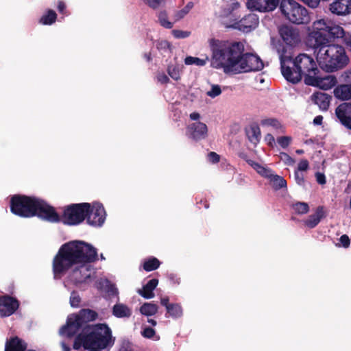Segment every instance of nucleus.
<instances>
[{
	"label": "nucleus",
	"mask_w": 351,
	"mask_h": 351,
	"mask_svg": "<svg viewBox=\"0 0 351 351\" xmlns=\"http://www.w3.org/2000/svg\"><path fill=\"white\" fill-rule=\"evenodd\" d=\"M97 259V249L91 244L78 240L66 243L54 257V277L59 278L69 271L70 282L76 286L87 284L95 276V270L91 263Z\"/></svg>",
	"instance_id": "1"
},
{
	"label": "nucleus",
	"mask_w": 351,
	"mask_h": 351,
	"mask_svg": "<svg viewBox=\"0 0 351 351\" xmlns=\"http://www.w3.org/2000/svg\"><path fill=\"white\" fill-rule=\"evenodd\" d=\"M10 207L11 211L20 217H31L36 215L49 222L62 221L65 224L75 226L85 219L90 204L82 203L68 206L64 208L61 217L53 207L36 197L14 195L12 197Z\"/></svg>",
	"instance_id": "2"
},
{
	"label": "nucleus",
	"mask_w": 351,
	"mask_h": 351,
	"mask_svg": "<svg viewBox=\"0 0 351 351\" xmlns=\"http://www.w3.org/2000/svg\"><path fill=\"white\" fill-rule=\"evenodd\" d=\"M281 73L286 80L297 84L304 77L306 85L327 90L335 85V80L330 76L320 77L319 70L313 58L306 53H300L295 58L291 48L278 49Z\"/></svg>",
	"instance_id": "3"
},
{
	"label": "nucleus",
	"mask_w": 351,
	"mask_h": 351,
	"mask_svg": "<svg viewBox=\"0 0 351 351\" xmlns=\"http://www.w3.org/2000/svg\"><path fill=\"white\" fill-rule=\"evenodd\" d=\"M212 51L210 65L212 67L221 69L225 73L235 74L237 66L245 51L244 45L241 42L220 40L212 38L209 40Z\"/></svg>",
	"instance_id": "4"
},
{
	"label": "nucleus",
	"mask_w": 351,
	"mask_h": 351,
	"mask_svg": "<svg viewBox=\"0 0 351 351\" xmlns=\"http://www.w3.org/2000/svg\"><path fill=\"white\" fill-rule=\"evenodd\" d=\"M112 342L111 330L104 324L87 326L75 338L73 348H105Z\"/></svg>",
	"instance_id": "5"
},
{
	"label": "nucleus",
	"mask_w": 351,
	"mask_h": 351,
	"mask_svg": "<svg viewBox=\"0 0 351 351\" xmlns=\"http://www.w3.org/2000/svg\"><path fill=\"white\" fill-rule=\"evenodd\" d=\"M317 62L328 72L342 69L349 62V58L341 45L326 43L317 46Z\"/></svg>",
	"instance_id": "6"
},
{
	"label": "nucleus",
	"mask_w": 351,
	"mask_h": 351,
	"mask_svg": "<svg viewBox=\"0 0 351 351\" xmlns=\"http://www.w3.org/2000/svg\"><path fill=\"white\" fill-rule=\"evenodd\" d=\"M97 313L90 309H82L78 313L68 316L66 324L59 331L61 336L73 337L83 324L96 319Z\"/></svg>",
	"instance_id": "7"
},
{
	"label": "nucleus",
	"mask_w": 351,
	"mask_h": 351,
	"mask_svg": "<svg viewBox=\"0 0 351 351\" xmlns=\"http://www.w3.org/2000/svg\"><path fill=\"white\" fill-rule=\"evenodd\" d=\"M280 10L284 16L295 24H306L310 21L308 10L294 0H282Z\"/></svg>",
	"instance_id": "8"
},
{
	"label": "nucleus",
	"mask_w": 351,
	"mask_h": 351,
	"mask_svg": "<svg viewBox=\"0 0 351 351\" xmlns=\"http://www.w3.org/2000/svg\"><path fill=\"white\" fill-rule=\"evenodd\" d=\"M244 159L261 176L268 180L271 186L276 190L287 188V182L282 177L276 174L271 169L265 165L250 158L249 155H244Z\"/></svg>",
	"instance_id": "9"
},
{
	"label": "nucleus",
	"mask_w": 351,
	"mask_h": 351,
	"mask_svg": "<svg viewBox=\"0 0 351 351\" xmlns=\"http://www.w3.org/2000/svg\"><path fill=\"white\" fill-rule=\"evenodd\" d=\"M332 23L330 21L325 19H320L314 22V30L308 36V45L313 48L315 51L317 49V46L328 43L326 34Z\"/></svg>",
	"instance_id": "10"
},
{
	"label": "nucleus",
	"mask_w": 351,
	"mask_h": 351,
	"mask_svg": "<svg viewBox=\"0 0 351 351\" xmlns=\"http://www.w3.org/2000/svg\"><path fill=\"white\" fill-rule=\"evenodd\" d=\"M263 68V62L259 56L244 51L237 66L235 74L260 71Z\"/></svg>",
	"instance_id": "11"
},
{
	"label": "nucleus",
	"mask_w": 351,
	"mask_h": 351,
	"mask_svg": "<svg viewBox=\"0 0 351 351\" xmlns=\"http://www.w3.org/2000/svg\"><path fill=\"white\" fill-rule=\"evenodd\" d=\"M86 217L89 225L96 227L101 226L106 219L104 208L98 202L93 203L90 204V210Z\"/></svg>",
	"instance_id": "12"
},
{
	"label": "nucleus",
	"mask_w": 351,
	"mask_h": 351,
	"mask_svg": "<svg viewBox=\"0 0 351 351\" xmlns=\"http://www.w3.org/2000/svg\"><path fill=\"white\" fill-rule=\"evenodd\" d=\"M279 34L280 38L287 45L285 48H291L298 45L300 41V34L298 31L289 25H282L279 28Z\"/></svg>",
	"instance_id": "13"
},
{
	"label": "nucleus",
	"mask_w": 351,
	"mask_h": 351,
	"mask_svg": "<svg viewBox=\"0 0 351 351\" xmlns=\"http://www.w3.org/2000/svg\"><path fill=\"white\" fill-rule=\"evenodd\" d=\"M258 16L251 13L243 17L240 21H236L230 27L248 33L254 29L258 26Z\"/></svg>",
	"instance_id": "14"
},
{
	"label": "nucleus",
	"mask_w": 351,
	"mask_h": 351,
	"mask_svg": "<svg viewBox=\"0 0 351 351\" xmlns=\"http://www.w3.org/2000/svg\"><path fill=\"white\" fill-rule=\"evenodd\" d=\"M19 306L18 300L8 295L0 297V316L8 317L12 315Z\"/></svg>",
	"instance_id": "15"
},
{
	"label": "nucleus",
	"mask_w": 351,
	"mask_h": 351,
	"mask_svg": "<svg viewBox=\"0 0 351 351\" xmlns=\"http://www.w3.org/2000/svg\"><path fill=\"white\" fill-rule=\"evenodd\" d=\"M279 3V0H247L248 8L259 12L273 11Z\"/></svg>",
	"instance_id": "16"
},
{
	"label": "nucleus",
	"mask_w": 351,
	"mask_h": 351,
	"mask_svg": "<svg viewBox=\"0 0 351 351\" xmlns=\"http://www.w3.org/2000/svg\"><path fill=\"white\" fill-rule=\"evenodd\" d=\"M207 132L206 125L202 122L197 121L188 126L186 134L193 140L199 141L206 137Z\"/></svg>",
	"instance_id": "17"
},
{
	"label": "nucleus",
	"mask_w": 351,
	"mask_h": 351,
	"mask_svg": "<svg viewBox=\"0 0 351 351\" xmlns=\"http://www.w3.org/2000/svg\"><path fill=\"white\" fill-rule=\"evenodd\" d=\"M335 114L340 123L351 130V104L343 103L335 110Z\"/></svg>",
	"instance_id": "18"
},
{
	"label": "nucleus",
	"mask_w": 351,
	"mask_h": 351,
	"mask_svg": "<svg viewBox=\"0 0 351 351\" xmlns=\"http://www.w3.org/2000/svg\"><path fill=\"white\" fill-rule=\"evenodd\" d=\"M330 10L339 16L348 14L351 12V0H335L330 5Z\"/></svg>",
	"instance_id": "19"
},
{
	"label": "nucleus",
	"mask_w": 351,
	"mask_h": 351,
	"mask_svg": "<svg viewBox=\"0 0 351 351\" xmlns=\"http://www.w3.org/2000/svg\"><path fill=\"white\" fill-rule=\"evenodd\" d=\"M325 217V210L323 206H318L315 213L311 215L307 219L304 221V225L309 228H315L320 221Z\"/></svg>",
	"instance_id": "20"
},
{
	"label": "nucleus",
	"mask_w": 351,
	"mask_h": 351,
	"mask_svg": "<svg viewBox=\"0 0 351 351\" xmlns=\"http://www.w3.org/2000/svg\"><path fill=\"white\" fill-rule=\"evenodd\" d=\"M311 98L321 110H327L332 97L326 93L316 92L311 95Z\"/></svg>",
	"instance_id": "21"
},
{
	"label": "nucleus",
	"mask_w": 351,
	"mask_h": 351,
	"mask_svg": "<svg viewBox=\"0 0 351 351\" xmlns=\"http://www.w3.org/2000/svg\"><path fill=\"white\" fill-rule=\"evenodd\" d=\"M245 134L249 141L256 145L261 137V130L257 123H252L245 128Z\"/></svg>",
	"instance_id": "22"
},
{
	"label": "nucleus",
	"mask_w": 351,
	"mask_h": 351,
	"mask_svg": "<svg viewBox=\"0 0 351 351\" xmlns=\"http://www.w3.org/2000/svg\"><path fill=\"white\" fill-rule=\"evenodd\" d=\"M158 284L157 279H152L143 287L142 289H138L137 293L145 299H151L154 297V290Z\"/></svg>",
	"instance_id": "23"
},
{
	"label": "nucleus",
	"mask_w": 351,
	"mask_h": 351,
	"mask_svg": "<svg viewBox=\"0 0 351 351\" xmlns=\"http://www.w3.org/2000/svg\"><path fill=\"white\" fill-rule=\"evenodd\" d=\"M132 313L131 308L123 303H117L112 308V315L118 318H128Z\"/></svg>",
	"instance_id": "24"
},
{
	"label": "nucleus",
	"mask_w": 351,
	"mask_h": 351,
	"mask_svg": "<svg viewBox=\"0 0 351 351\" xmlns=\"http://www.w3.org/2000/svg\"><path fill=\"white\" fill-rule=\"evenodd\" d=\"M95 287L98 289L103 290L108 293L109 295H117L119 293L117 288L114 285L110 283L106 279H100L96 282Z\"/></svg>",
	"instance_id": "25"
},
{
	"label": "nucleus",
	"mask_w": 351,
	"mask_h": 351,
	"mask_svg": "<svg viewBox=\"0 0 351 351\" xmlns=\"http://www.w3.org/2000/svg\"><path fill=\"white\" fill-rule=\"evenodd\" d=\"M347 34L343 27L332 23L326 34L328 43H330L331 38H341L343 40Z\"/></svg>",
	"instance_id": "26"
},
{
	"label": "nucleus",
	"mask_w": 351,
	"mask_h": 351,
	"mask_svg": "<svg viewBox=\"0 0 351 351\" xmlns=\"http://www.w3.org/2000/svg\"><path fill=\"white\" fill-rule=\"evenodd\" d=\"M334 95L335 97L341 100L351 99V84H343L336 87Z\"/></svg>",
	"instance_id": "27"
},
{
	"label": "nucleus",
	"mask_w": 351,
	"mask_h": 351,
	"mask_svg": "<svg viewBox=\"0 0 351 351\" xmlns=\"http://www.w3.org/2000/svg\"><path fill=\"white\" fill-rule=\"evenodd\" d=\"M57 14L53 10H48L47 12L40 19V23L45 25H51L56 22Z\"/></svg>",
	"instance_id": "28"
},
{
	"label": "nucleus",
	"mask_w": 351,
	"mask_h": 351,
	"mask_svg": "<svg viewBox=\"0 0 351 351\" xmlns=\"http://www.w3.org/2000/svg\"><path fill=\"white\" fill-rule=\"evenodd\" d=\"M158 309V307L156 304L150 302H146L141 306L140 312L142 315L145 316H152L157 313Z\"/></svg>",
	"instance_id": "29"
},
{
	"label": "nucleus",
	"mask_w": 351,
	"mask_h": 351,
	"mask_svg": "<svg viewBox=\"0 0 351 351\" xmlns=\"http://www.w3.org/2000/svg\"><path fill=\"white\" fill-rule=\"evenodd\" d=\"M160 265V263L156 258L152 257L145 260L143 264V267L146 271H151L158 269Z\"/></svg>",
	"instance_id": "30"
},
{
	"label": "nucleus",
	"mask_w": 351,
	"mask_h": 351,
	"mask_svg": "<svg viewBox=\"0 0 351 351\" xmlns=\"http://www.w3.org/2000/svg\"><path fill=\"white\" fill-rule=\"evenodd\" d=\"M167 311L169 316L173 318H178L182 315V306L178 304H171Z\"/></svg>",
	"instance_id": "31"
},
{
	"label": "nucleus",
	"mask_w": 351,
	"mask_h": 351,
	"mask_svg": "<svg viewBox=\"0 0 351 351\" xmlns=\"http://www.w3.org/2000/svg\"><path fill=\"white\" fill-rule=\"evenodd\" d=\"M158 21L161 26L167 29H171L173 23L168 20L167 14L165 11H161L158 14Z\"/></svg>",
	"instance_id": "32"
},
{
	"label": "nucleus",
	"mask_w": 351,
	"mask_h": 351,
	"mask_svg": "<svg viewBox=\"0 0 351 351\" xmlns=\"http://www.w3.org/2000/svg\"><path fill=\"white\" fill-rule=\"evenodd\" d=\"M294 211L300 215L306 214L309 210V206L305 202H297L293 205Z\"/></svg>",
	"instance_id": "33"
},
{
	"label": "nucleus",
	"mask_w": 351,
	"mask_h": 351,
	"mask_svg": "<svg viewBox=\"0 0 351 351\" xmlns=\"http://www.w3.org/2000/svg\"><path fill=\"white\" fill-rule=\"evenodd\" d=\"M206 60L192 56H188L184 60V63L186 65L196 64L197 66H204L206 64Z\"/></svg>",
	"instance_id": "34"
},
{
	"label": "nucleus",
	"mask_w": 351,
	"mask_h": 351,
	"mask_svg": "<svg viewBox=\"0 0 351 351\" xmlns=\"http://www.w3.org/2000/svg\"><path fill=\"white\" fill-rule=\"evenodd\" d=\"M142 335L147 339H152L153 340H158L159 337L156 335L155 330L149 327H145L141 332Z\"/></svg>",
	"instance_id": "35"
},
{
	"label": "nucleus",
	"mask_w": 351,
	"mask_h": 351,
	"mask_svg": "<svg viewBox=\"0 0 351 351\" xmlns=\"http://www.w3.org/2000/svg\"><path fill=\"white\" fill-rule=\"evenodd\" d=\"M81 298L77 292H72L70 297V304L73 308H77L80 306Z\"/></svg>",
	"instance_id": "36"
},
{
	"label": "nucleus",
	"mask_w": 351,
	"mask_h": 351,
	"mask_svg": "<svg viewBox=\"0 0 351 351\" xmlns=\"http://www.w3.org/2000/svg\"><path fill=\"white\" fill-rule=\"evenodd\" d=\"M221 93V89L219 85L218 84H213L211 86V88L209 91L207 92V95L210 97L211 98H215Z\"/></svg>",
	"instance_id": "37"
},
{
	"label": "nucleus",
	"mask_w": 351,
	"mask_h": 351,
	"mask_svg": "<svg viewBox=\"0 0 351 351\" xmlns=\"http://www.w3.org/2000/svg\"><path fill=\"white\" fill-rule=\"evenodd\" d=\"M291 141V138L290 136H280L277 138L276 143L278 145L282 148H287Z\"/></svg>",
	"instance_id": "38"
},
{
	"label": "nucleus",
	"mask_w": 351,
	"mask_h": 351,
	"mask_svg": "<svg viewBox=\"0 0 351 351\" xmlns=\"http://www.w3.org/2000/svg\"><path fill=\"white\" fill-rule=\"evenodd\" d=\"M167 72L170 77L175 80H178L180 78L178 69L173 66H168Z\"/></svg>",
	"instance_id": "39"
},
{
	"label": "nucleus",
	"mask_w": 351,
	"mask_h": 351,
	"mask_svg": "<svg viewBox=\"0 0 351 351\" xmlns=\"http://www.w3.org/2000/svg\"><path fill=\"white\" fill-rule=\"evenodd\" d=\"M172 34L176 38H185L190 36L191 32L188 31H182L179 29L172 30Z\"/></svg>",
	"instance_id": "40"
},
{
	"label": "nucleus",
	"mask_w": 351,
	"mask_h": 351,
	"mask_svg": "<svg viewBox=\"0 0 351 351\" xmlns=\"http://www.w3.org/2000/svg\"><path fill=\"white\" fill-rule=\"evenodd\" d=\"M261 124L263 125H271L276 128H278L279 125V122L276 119L269 118L265 119L261 121Z\"/></svg>",
	"instance_id": "41"
},
{
	"label": "nucleus",
	"mask_w": 351,
	"mask_h": 351,
	"mask_svg": "<svg viewBox=\"0 0 351 351\" xmlns=\"http://www.w3.org/2000/svg\"><path fill=\"white\" fill-rule=\"evenodd\" d=\"M143 1L149 8L156 10L159 8L162 0H143Z\"/></svg>",
	"instance_id": "42"
},
{
	"label": "nucleus",
	"mask_w": 351,
	"mask_h": 351,
	"mask_svg": "<svg viewBox=\"0 0 351 351\" xmlns=\"http://www.w3.org/2000/svg\"><path fill=\"white\" fill-rule=\"evenodd\" d=\"M171 47V44L167 40H159L157 42L156 48L158 50H167Z\"/></svg>",
	"instance_id": "43"
},
{
	"label": "nucleus",
	"mask_w": 351,
	"mask_h": 351,
	"mask_svg": "<svg viewBox=\"0 0 351 351\" xmlns=\"http://www.w3.org/2000/svg\"><path fill=\"white\" fill-rule=\"evenodd\" d=\"M168 278L173 285H180L181 281L180 278L173 273L168 274Z\"/></svg>",
	"instance_id": "44"
},
{
	"label": "nucleus",
	"mask_w": 351,
	"mask_h": 351,
	"mask_svg": "<svg viewBox=\"0 0 351 351\" xmlns=\"http://www.w3.org/2000/svg\"><path fill=\"white\" fill-rule=\"evenodd\" d=\"M308 168V162L306 160H302L298 165L297 171H306Z\"/></svg>",
	"instance_id": "45"
},
{
	"label": "nucleus",
	"mask_w": 351,
	"mask_h": 351,
	"mask_svg": "<svg viewBox=\"0 0 351 351\" xmlns=\"http://www.w3.org/2000/svg\"><path fill=\"white\" fill-rule=\"evenodd\" d=\"M157 80L161 84H167L169 82V77L164 73H158L157 75Z\"/></svg>",
	"instance_id": "46"
},
{
	"label": "nucleus",
	"mask_w": 351,
	"mask_h": 351,
	"mask_svg": "<svg viewBox=\"0 0 351 351\" xmlns=\"http://www.w3.org/2000/svg\"><path fill=\"white\" fill-rule=\"evenodd\" d=\"M265 141L267 142V145L271 147H274V146L276 144L274 136L271 134H267L265 136Z\"/></svg>",
	"instance_id": "47"
},
{
	"label": "nucleus",
	"mask_w": 351,
	"mask_h": 351,
	"mask_svg": "<svg viewBox=\"0 0 351 351\" xmlns=\"http://www.w3.org/2000/svg\"><path fill=\"white\" fill-rule=\"evenodd\" d=\"M191 4V3H188L184 8L178 12L177 16L178 19L183 18L189 12V8L192 6Z\"/></svg>",
	"instance_id": "48"
},
{
	"label": "nucleus",
	"mask_w": 351,
	"mask_h": 351,
	"mask_svg": "<svg viewBox=\"0 0 351 351\" xmlns=\"http://www.w3.org/2000/svg\"><path fill=\"white\" fill-rule=\"evenodd\" d=\"M339 241L344 247H348L350 245V239L346 234L342 235L339 239Z\"/></svg>",
	"instance_id": "49"
},
{
	"label": "nucleus",
	"mask_w": 351,
	"mask_h": 351,
	"mask_svg": "<svg viewBox=\"0 0 351 351\" xmlns=\"http://www.w3.org/2000/svg\"><path fill=\"white\" fill-rule=\"evenodd\" d=\"M315 178H316L317 182L319 184H324L326 183V177L324 173L317 172L315 173Z\"/></svg>",
	"instance_id": "50"
},
{
	"label": "nucleus",
	"mask_w": 351,
	"mask_h": 351,
	"mask_svg": "<svg viewBox=\"0 0 351 351\" xmlns=\"http://www.w3.org/2000/svg\"><path fill=\"white\" fill-rule=\"evenodd\" d=\"M295 180L299 185H302L304 183L303 175L300 174L299 171H297L295 172Z\"/></svg>",
	"instance_id": "51"
},
{
	"label": "nucleus",
	"mask_w": 351,
	"mask_h": 351,
	"mask_svg": "<svg viewBox=\"0 0 351 351\" xmlns=\"http://www.w3.org/2000/svg\"><path fill=\"white\" fill-rule=\"evenodd\" d=\"M219 155H208L207 161L210 163L215 164L219 161Z\"/></svg>",
	"instance_id": "52"
},
{
	"label": "nucleus",
	"mask_w": 351,
	"mask_h": 351,
	"mask_svg": "<svg viewBox=\"0 0 351 351\" xmlns=\"http://www.w3.org/2000/svg\"><path fill=\"white\" fill-rule=\"evenodd\" d=\"M285 158H281L284 160L287 165H293L295 162L294 160L290 156V155H284Z\"/></svg>",
	"instance_id": "53"
},
{
	"label": "nucleus",
	"mask_w": 351,
	"mask_h": 351,
	"mask_svg": "<svg viewBox=\"0 0 351 351\" xmlns=\"http://www.w3.org/2000/svg\"><path fill=\"white\" fill-rule=\"evenodd\" d=\"M58 10L60 14H64L66 10V5L62 1H59L58 3Z\"/></svg>",
	"instance_id": "54"
},
{
	"label": "nucleus",
	"mask_w": 351,
	"mask_h": 351,
	"mask_svg": "<svg viewBox=\"0 0 351 351\" xmlns=\"http://www.w3.org/2000/svg\"><path fill=\"white\" fill-rule=\"evenodd\" d=\"M343 41L346 47L351 51V35L348 34Z\"/></svg>",
	"instance_id": "55"
},
{
	"label": "nucleus",
	"mask_w": 351,
	"mask_h": 351,
	"mask_svg": "<svg viewBox=\"0 0 351 351\" xmlns=\"http://www.w3.org/2000/svg\"><path fill=\"white\" fill-rule=\"evenodd\" d=\"M323 117L322 115L316 116L313 119V123L315 125H321L322 123Z\"/></svg>",
	"instance_id": "56"
},
{
	"label": "nucleus",
	"mask_w": 351,
	"mask_h": 351,
	"mask_svg": "<svg viewBox=\"0 0 351 351\" xmlns=\"http://www.w3.org/2000/svg\"><path fill=\"white\" fill-rule=\"evenodd\" d=\"M160 302L162 306L166 307L167 310L168 306H171V304H169V298L167 297L161 298Z\"/></svg>",
	"instance_id": "57"
},
{
	"label": "nucleus",
	"mask_w": 351,
	"mask_h": 351,
	"mask_svg": "<svg viewBox=\"0 0 351 351\" xmlns=\"http://www.w3.org/2000/svg\"><path fill=\"white\" fill-rule=\"evenodd\" d=\"M143 57L147 62H151L152 60L151 52L145 53L143 54Z\"/></svg>",
	"instance_id": "58"
},
{
	"label": "nucleus",
	"mask_w": 351,
	"mask_h": 351,
	"mask_svg": "<svg viewBox=\"0 0 351 351\" xmlns=\"http://www.w3.org/2000/svg\"><path fill=\"white\" fill-rule=\"evenodd\" d=\"M61 347L62 348V351H70L71 349L68 345L64 341L61 342Z\"/></svg>",
	"instance_id": "59"
},
{
	"label": "nucleus",
	"mask_w": 351,
	"mask_h": 351,
	"mask_svg": "<svg viewBox=\"0 0 351 351\" xmlns=\"http://www.w3.org/2000/svg\"><path fill=\"white\" fill-rule=\"evenodd\" d=\"M199 114L198 112H193L190 114V118L192 120H197L199 118Z\"/></svg>",
	"instance_id": "60"
},
{
	"label": "nucleus",
	"mask_w": 351,
	"mask_h": 351,
	"mask_svg": "<svg viewBox=\"0 0 351 351\" xmlns=\"http://www.w3.org/2000/svg\"><path fill=\"white\" fill-rule=\"evenodd\" d=\"M148 322L152 324L153 326H155L156 324V322L152 319H149Z\"/></svg>",
	"instance_id": "61"
},
{
	"label": "nucleus",
	"mask_w": 351,
	"mask_h": 351,
	"mask_svg": "<svg viewBox=\"0 0 351 351\" xmlns=\"http://www.w3.org/2000/svg\"><path fill=\"white\" fill-rule=\"evenodd\" d=\"M239 7V3L238 2L234 3L232 4V10L236 9Z\"/></svg>",
	"instance_id": "62"
},
{
	"label": "nucleus",
	"mask_w": 351,
	"mask_h": 351,
	"mask_svg": "<svg viewBox=\"0 0 351 351\" xmlns=\"http://www.w3.org/2000/svg\"><path fill=\"white\" fill-rule=\"evenodd\" d=\"M295 154H304V151L302 149H297L295 151Z\"/></svg>",
	"instance_id": "63"
},
{
	"label": "nucleus",
	"mask_w": 351,
	"mask_h": 351,
	"mask_svg": "<svg viewBox=\"0 0 351 351\" xmlns=\"http://www.w3.org/2000/svg\"><path fill=\"white\" fill-rule=\"evenodd\" d=\"M119 351H131L130 350L126 349V348H122Z\"/></svg>",
	"instance_id": "64"
}]
</instances>
